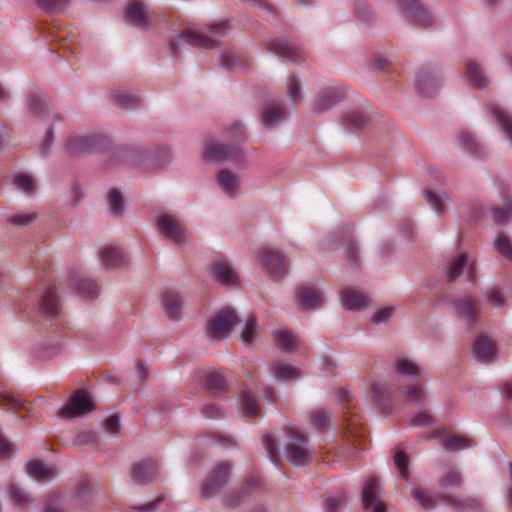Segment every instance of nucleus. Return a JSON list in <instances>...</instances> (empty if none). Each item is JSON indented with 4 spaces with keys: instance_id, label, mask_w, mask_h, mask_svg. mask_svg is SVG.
I'll list each match as a JSON object with an SVG mask.
<instances>
[{
    "instance_id": "5701e85b",
    "label": "nucleus",
    "mask_w": 512,
    "mask_h": 512,
    "mask_svg": "<svg viewBox=\"0 0 512 512\" xmlns=\"http://www.w3.org/2000/svg\"><path fill=\"white\" fill-rule=\"evenodd\" d=\"M40 311L47 317H56L59 313V304L55 288L50 286L43 292L40 301Z\"/></svg>"
},
{
    "instance_id": "c03bdc74",
    "label": "nucleus",
    "mask_w": 512,
    "mask_h": 512,
    "mask_svg": "<svg viewBox=\"0 0 512 512\" xmlns=\"http://www.w3.org/2000/svg\"><path fill=\"white\" fill-rule=\"evenodd\" d=\"M25 399L15 393L1 392L0 393V406H10L14 409H26Z\"/></svg>"
},
{
    "instance_id": "393cba45",
    "label": "nucleus",
    "mask_w": 512,
    "mask_h": 512,
    "mask_svg": "<svg viewBox=\"0 0 512 512\" xmlns=\"http://www.w3.org/2000/svg\"><path fill=\"white\" fill-rule=\"evenodd\" d=\"M343 93L337 88H328L321 92L318 97L315 109L318 112H324L343 99Z\"/></svg>"
},
{
    "instance_id": "8fccbe9b",
    "label": "nucleus",
    "mask_w": 512,
    "mask_h": 512,
    "mask_svg": "<svg viewBox=\"0 0 512 512\" xmlns=\"http://www.w3.org/2000/svg\"><path fill=\"white\" fill-rule=\"evenodd\" d=\"M495 250L505 258L512 257V246L507 236L500 234L494 240Z\"/></svg>"
},
{
    "instance_id": "c756f323",
    "label": "nucleus",
    "mask_w": 512,
    "mask_h": 512,
    "mask_svg": "<svg viewBox=\"0 0 512 512\" xmlns=\"http://www.w3.org/2000/svg\"><path fill=\"white\" fill-rule=\"evenodd\" d=\"M394 370L400 376L405 377H420L422 375V369L417 366L414 362L399 357L394 361Z\"/></svg>"
},
{
    "instance_id": "13d9d810",
    "label": "nucleus",
    "mask_w": 512,
    "mask_h": 512,
    "mask_svg": "<svg viewBox=\"0 0 512 512\" xmlns=\"http://www.w3.org/2000/svg\"><path fill=\"white\" fill-rule=\"evenodd\" d=\"M10 498L16 505H23L27 502L25 492L18 486L12 485L10 487Z\"/></svg>"
},
{
    "instance_id": "ea45409f",
    "label": "nucleus",
    "mask_w": 512,
    "mask_h": 512,
    "mask_svg": "<svg viewBox=\"0 0 512 512\" xmlns=\"http://www.w3.org/2000/svg\"><path fill=\"white\" fill-rule=\"evenodd\" d=\"M113 100L122 109H132L140 104V98L137 95L127 92L116 93Z\"/></svg>"
},
{
    "instance_id": "b1692460",
    "label": "nucleus",
    "mask_w": 512,
    "mask_h": 512,
    "mask_svg": "<svg viewBox=\"0 0 512 512\" xmlns=\"http://www.w3.org/2000/svg\"><path fill=\"white\" fill-rule=\"evenodd\" d=\"M274 341L283 352L288 354L296 353L300 347L298 338L287 330L276 331Z\"/></svg>"
},
{
    "instance_id": "052dcab7",
    "label": "nucleus",
    "mask_w": 512,
    "mask_h": 512,
    "mask_svg": "<svg viewBox=\"0 0 512 512\" xmlns=\"http://www.w3.org/2000/svg\"><path fill=\"white\" fill-rule=\"evenodd\" d=\"M410 423L413 426H426L432 423V418L427 413L420 412L410 417Z\"/></svg>"
},
{
    "instance_id": "69168bd1",
    "label": "nucleus",
    "mask_w": 512,
    "mask_h": 512,
    "mask_svg": "<svg viewBox=\"0 0 512 512\" xmlns=\"http://www.w3.org/2000/svg\"><path fill=\"white\" fill-rule=\"evenodd\" d=\"M392 313L393 309L391 308L381 309L373 315L372 322L376 324L384 322L391 317Z\"/></svg>"
},
{
    "instance_id": "a211bd4d",
    "label": "nucleus",
    "mask_w": 512,
    "mask_h": 512,
    "mask_svg": "<svg viewBox=\"0 0 512 512\" xmlns=\"http://www.w3.org/2000/svg\"><path fill=\"white\" fill-rule=\"evenodd\" d=\"M398 4L409 12L410 17L415 23L428 27L431 25L432 20L430 16L425 12L418 0H397Z\"/></svg>"
},
{
    "instance_id": "39448f33",
    "label": "nucleus",
    "mask_w": 512,
    "mask_h": 512,
    "mask_svg": "<svg viewBox=\"0 0 512 512\" xmlns=\"http://www.w3.org/2000/svg\"><path fill=\"white\" fill-rule=\"evenodd\" d=\"M238 317L231 308H223L209 322L207 333L215 340L229 335L237 323Z\"/></svg>"
},
{
    "instance_id": "864d4df0",
    "label": "nucleus",
    "mask_w": 512,
    "mask_h": 512,
    "mask_svg": "<svg viewBox=\"0 0 512 512\" xmlns=\"http://www.w3.org/2000/svg\"><path fill=\"white\" fill-rule=\"evenodd\" d=\"M424 196H425V200L426 202L438 213V214H443L444 211H445V207L443 205V202H442V198L433 193L432 191L430 190H426L424 192Z\"/></svg>"
},
{
    "instance_id": "412c9836",
    "label": "nucleus",
    "mask_w": 512,
    "mask_h": 512,
    "mask_svg": "<svg viewBox=\"0 0 512 512\" xmlns=\"http://www.w3.org/2000/svg\"><path fill=\"white\" fill-rule=\"evenodd\" d=\"M472 351L475 357L481 362H489L495 356L493 342L483 335L476 338Z\"/></svg>"
},
{
    "instance_id": "a18cd8bd",
    "label": "nucleus",
    "mask_w": 512,
    "mask_h": 512,
    "mask_svg": "<svg viewBox=\"0 0 512 512\" xmlns=\"http://www.w3.org/2000/svg\"><path fill=\"white\" fill-rule=\"evenodd\" d=\"M310 422L312 426L318 431H323L330 422V416L324 409H317L310 415Z\"/></svg>"
},
{
    "instance_id": "4d7b16f0",
    "label": "nucleus",
    "mask_w": 512,
    "mask_h": 512,
    "mask_svg": "<svg viewBox=\"0 0 512 512\" xmlns=\"http://www.w3.org/2000/svg\"><path fill=\"white\" fill-rule=\"evenodd\" d=\"M202 413L208 419H218L224 416V411L216 404L205 405Z\"/></svg>"
},
{
    "instance_id": "3c124183",
    "label": "nucleus",
    "mask_w": 512,
    "mask_h": 512,
    "mask_svg": "<svg viewBox=\"0 0 512 512\" xmlns=\"http://www.w3.org/2000/svg\"><path fill=\"white\" fill-rule=\"evenodd\" d=\"M14 183L19 190L27 194L32 193L36 188L33 179L24 174L17 175L14 179Z\"/></svg>"
},
{
    "instance_id": "774afa93",
    "label": "nucleus",
    "mask_w": 512,
    "mask_h": 512,
    "mask_svg": "<svg viewBox=\"0 0 512 512\" xmlns=\"http://www.w3.org/2000/svg\"><path fill=\"white\" fill-rule=\"evenodd\" d=\"M116 155L120 161L135 164V161L133 159L134 154L131 151L120 149L117 151Z\"/></svg>"
},
{
    "instance_id": "a878e982",
    "label": "nucleus",
    "mask_w": 512,
    "mask_h": 512,
    "mask_svg": "<svg viewBox=\"0 0 512 512\" xmlns=\"http://www.w3.org/2000/svg\"><path fill=\"white\" fill-rule=\"evenodd\" d=\"M26 471L29 476L37 481H49L55 476L54 469L40 460L31 461L27 465Z\"/></svg>"
},
{
    "instance_id": "1a4fd4ad",
    "label": "nucleus",
    "mask_w": 512,
    "mask_h": 512,
    "mask_svg": "<svg viewBox=\"0 0 512 512\" xmlns=\"http://www.w3.org/2000/svg\"><path fill=\"white\" fill-rule=\"evenodd\" d=\"M242 158V152L239 147L234 145H222L219 143H210L204 150V159L206 161L237 162Z\"/></svg>"
},
{
    "instance_id": "cd10ccee",
    "label": "nucleus",
    "mask_w": 512,
    "mask_h": 512,
    "mask_svg": "<svg viewBox=\"0 0 512 512\" xmlns=\"http://www.w3.org/2000/svg\"><path fill=\"white\" fill-rule=\"evenodd\" d=\"M490 111L496 118L506 137L512 143V115L506 109L498 105L491 106Z\"/></svg>"
},
{
    "instance_id": "a19ab883",
    "label": "nucleus",
    "mask_w": 512,
    "mask_h": 512,
    "mask_svg": "<svg viewBox=\"0 0 512 512\" xmlns=\"http://www.w3.org/2000/svg\"><path fill=\"white\" fill-rule=\"evenodd\" d=\"M473 446V441L463 436H450L443 442V448L450 451H460Z\"/></svg>"
},
{
    "instance_id": "f8f14e48",
    "label": "nucleus",
    "mask_w": 512,
    "mask_h": 512,
    "mask_svg": "<svg viewBox=\"0 0 512 512\" xmlns=\"http://www.w3.org/2000/svg\"><path fill=\"white\" fill-rule=\"evenodd\" d=\"M453 307L456 314L468 323L473 322L481 312L477 299L468 295L457 298L453 302Z\"/></svg>"
},
{
    "instance_id": "338daca9",
    "label": "nucleus",
    "mask_w": 512,
    "mask_h": 512,
    "mask_svg": "<svg viewBox=\"0 0 512 512\" xmlns=\"http://www.w3.org/2000/svg\"><path fill=\"white\" fill-rule=\"evenodd\" d=\"M341 501L338 497H329L326 500L327 512H337L340 507Z\"/></svg>"
},
{
    "instance_id": "680f3d73",
    "label": "nucleus",
    "mask_w": 512,
    "mask_h": 512,
    "mask_svg": "<svg viewBox=\"0 0 512 512\" xmlns=\"http://www.w3.org/2000/svg\"><path fill=\"white\" fill-rule=\"evenodd\" d=\"M461 144L467 148L471 153L477 152V143L469 133H462L459 137Z\"/></svg>"
},
{
    "instance_id": "49530a36",
    "label": "nucleus",
    "mask_w": 512,
    "mask_h": 512,
    "mask_svg": "<svg viewBox=\"0 0 512 512\" xmlns=\"http://www.w3.org/2000/svg\"><path fill=\"white\" fill-rule=\"evenodd\" d=\"M286 86L288 96L293 102H297L302 99V86L298 77L294 75L289 76L286 81Z\"/></svg>"
},
{
    "instance_id": "dca6fc26",
    "label": "nucleus",
    "mask_w": 512,
    "mask_h": 512,
    "mask_svg": "<svg viewBox=\"0 0 512 512\" xmlns=\"http://www.w3.org/2000/svg\"><path fill=\"white\" fill-rule=\"evenodd\" d=\"M211 274L213 279L222 285L230 286L236 284L237 273L224 260H218L211 266Z\"/></svg>"
},
{
    "instance_id": "473e14b6",
    "label": "nucleus",
    "mask_w": 512,
    "mask_h": 512,
    "mask_svg": "<svg viewBox=\"0 0 512 512\" xmlns=\"http://www.w3.org/2000/svg\"><path fill=\"white\" fill-rule=\"evenodd\" d=\"M462 483L463 477L461 472L456 468H448L439 479L438 486L441 490H447L450 488H460Z\"/></svg>"
},
{
    "instance_id": "7c9ffc66",
    "label": "nucleus",
    "mask_w": 512,
    "mask_h": 512,
    "mask_svg": "<svg viewBox=\"0 0 512 512\" xmlns=\"http://www.w3.org/2000/svg\"><path fill=\"white\" fill-rule=\"evenodd\" d=\"M220 188L228 195H234L239 187L238 177L229 170H221L217 175Z\"/></svg>"
},
{
    "instance_id": "2eb2a0df",
    "label": "nucleus",
    "mask_w": 512,
    "mask_h": 512,
    "mask_svg": "<svg viewBox=\"0 0 512 512\" xmlns=\"http://www.w3.org/2000/svg\"><path fill=\"white\" fill-rule=\"evenodd\" d=\"M466 77L469 85L474 89H485L489 85V79L482 66L474 60L466 61Z\"/></svg>"
},
{
    "instance_id": "603ef678",
    "label": "nucleus",
    "mask_w": 512,
    "mask_h": 512,
    "mask_svg": "<svg viewBox=\"0 0 512 512\" xmlns=\"http://www.w3.org/2000/svg\"><path fill=\"white\" fill-rule=\"evenodd\" d=\"M262 442H263L266 452L269 455V458L273 462H276L279 458V453H278V446H277V443L274 440V438L269 434H265L262 437Z\"/></svg>"
},
{
    "instance_id": "0e129e2a",
    "label": "nucleus",
    "mask_w": 512,
    "mask_h": 512,
    "mask_svg": "<svg viewBox=\"0 0 512 512\" xmlns=\"http://www.w3.org/2000/svg\"><path fill=\"white\" fill-rule=\"evenodd\" d=\"M105 428L112 434H117L120 430V419L118 416L112 415L105 421Z\"/></svg>"
},
{
    "instance_id": "72a5a7b5",
    "label": "nucleus",
    "mask_w": 512,
    "mask_h": 512,
    "mask_svg": "<svg viewBox=\"0 0 512 512\" xmlns=\"http://www.w3.org/2000/svg\"><path fill=\"white\" fill-rule=\"evenodd\" d=\"M99 136H81L72 138L69 144L71 151L82 153L89 152L100 142Z\"/></svg>"
},
{
    "instance_id": "9b49d317",
    "label": "nucleus",
    "mask_w": 512,
    "mask_h": 512,
    "mask_svg": "<svg viewBox=\"0 0 512 512\" xmlns=\"http://www.w3.org/2000/svg\"><path fill=\"white\" fill-rule=\"evenodd\" d=\"M466 270L468 281H474L475 264L468 260L465 253H460L452 258L446 270V279L448 282H454Z\"/></svg>"
},
{
    "instance_id": "f257e3e1",
    "label": "nucleus",
    "mask_w": 512,
    "mask_h": 512,
    "mask_svg": "<svg viewBox=\"0 0 512 512\" xmlns=\"http://www.w3.org/2000/svg\"><path fill=\"white\" fill-rule=\"evenodd\" d=\"M411 497L425 510L430 511L436 508L437 500L447 504L458 512L478 511L482 505L476 498L470 496H458L453 494L433 496L422 488H414L411 491Z\"/></svg>"
},
{
    "instance_id": "9d476101",
    "label": "nucleus",
    "mask_w": 512,
    "mask_h": 512,
    "mask_svg": "<svg viewBox=\"0 0 512 512\" xmlns=\"http://www.w3.org/2000/svg\"><path fill=\"white\" fill-rule=\"evenodd\" d=\"M158 228L168 240L177 245H182L188 238L187 230L171 215H162L158 219Z\"/></svg>"
},
{
    "instance_id": "c9c22d12",
    "label": "nucleus",
    "mask_w": 512,
    "mask_h": 512,
    "mask_svg": "<svg viewBox=\"0 0 512 512\" xmlns=\"http://www.w3.org/2000/svg\"><path fill=\"white\" fill-rule=\"evenodd\" d=\"M271 371L275 378L284 381L294 380L298 378L300 375L299 371L296 368L281 361L273 363Z\"/></svg>"
},
{
    "instance_id": "58836bf2",
    "label": "nucleus",
    "mask_w": 512,
    "mask_h": 512,
    "mask_svg": "<svg viewBox=\"0 0 512 512\" xmlns=\"http://www.w3.org/2000/svg\"><path fill=\"white\" fill-rule=\"evenodd\" d=\"M73 286L74 288L81 293L83 296L94 298L99 293L98 285L91 280L87 279H79V280H73Z\"/></svg>"
},
{
    "instance_id": "4c0bfd02",
    "label": "nucleus",
    "mask_w": 512,
    "mask_h": 512,
    "mask_svg": "<svg viewBox=\"0 0 512 512\" xmlns=\"http://www.w3.org/2000/svg\"><path fill=\"white\" fill-rule=\"evenodd\" d=\"M202 386L210 392L222 391L225 387V380L219 372H211L202 381Z\"/></svg>"
},
{
    "instance_id": "4be33fe9",
    "label": "nucleus",
    "mask_w": 512,
    "mask_h": 512,
    "mask_svg": "<svg viewBox=\"0 0 512 512\" xmlns=\"http://www.w3.org/2000/svg\"><path fill=\"white\" fill-rule=\"evenodd\" d=\"M162 304L168 318L172 320L179 319L182 301L178 293L172 290L165 291L162 297Z\"/></svg>"
},
{
    "instance_id": "5fc2aeb1",
    "label": "nucleus",
    "mask_w": 512,
    "mask_h": 512,
    "mask_svg": "<svg viewBox=\"0 0 512 512\" xmlns=\"http://www.w3.org/2000/svg\"><path fill=\"white\" fill-rule=\"evenodd\" d=\"M482 295L488 303H491L495 307H500L504 303L501 291L495 287L487 289Z\"/></svg>"
},
{
    "instance_id": "4468645a",
    "label": "nucleus",
    "mask_w": 512,
    "mask_h": 512,
    "mask_svg": "<svg viewBox=\"0 0 512 512\" xmlns=\"http://www.w3.org/2000/svg\"><path fill=\"white\" fill-rule=\"evenodd\" d=\"M286 117L284 105L278 102H269L264 105L261 121L266 128H273Z\"/></svg>"
},
{
    "instance_id": "de8ad7c7",
    "label": "nucleus",
    "mask_w": 512,
    "mask_h": 512,
    "mask_svg": "<svg viewBox=\"0 0 512 512\" xmlns=\"http://www.w3.org/2000/svg\"><path fill=\"white\" fill-rule=\"evenodd\" d=\"M68 5V0H37V6L46 13L63 11Z\"/></svg>"
},
{
    "instance_id": "bb28decb",
    "label": "nucleus",
    "mask_w": 512,
    "mask_h": 512,
    "mask_svg": "<svg viewBox=\"0 0 512 512\" xmlns=\"http://www.w3.org/2000/svg\"><path fill=\"white\" fill-rule=\"evenodd\" d=\"M127 20L137 26L145 27L147 25V11L142 2L133 1L126 9Z\"/></svg>"
},
{
    "instance_id": "7ed1b4c3",
    "label": "nucleus",
    "mask_w": 512,
    "mask_h": 512,
    "mask_svg": "<svg viewBox=\"0 0 512 512\" xmlns=\"http://www.w3.org/2000/svg\"><path fill=\"white\" fill-rule=\"evenodd\" d=\"M255 257L262 270L274 281L288 274V261L280 250L268 245L262 246Z\"/></svg>"
},
{
    "instance_id": "aec40b11",
    "label": "nucleus",
    "mask_w": 512,
    "mask_h": 512,
    "mask_svg": "<svg viewBox=\"0 0 512 512\" xmlns=\"http://www.w3.org/2000/svg\"><path fill=\"white\" fill-rule=\"evenodd\" d=\"M341 300L343 306L348 310H360L369 304V298L357 289L344 290Z\"/></svg>"
},
{
    "instance_id": "423d86ee",
    "label": "nucleus",
    "mask_w": 512,
    "mask_h": 512,
    "mask_svg": "<svg viewBox=\"0 0 512 512\" xmlns=\"http://www.w3.org/2000/svg\"><path fill=\"white\" fill-rule=\"evenodd\" d=\"M232 465L228 462L217 464L204 482L201 495L210 498L218 494L227 484Z\"/></svg>"
},
{
    "instance_id": "e433bc0d",
    "label": "nucleus",
    "mask_w": 512,
    "mask_h": 512,
    "mask_svg": "<svg viewBox=\"0 0 512 512\" xmlns=\"http://www.w3.org/2000/svg\"><path fill=\"white\" fill-rule=\"evenodd\" d=\"M256 337H257V320H256L255 316L250 315L247 318L245 325L241 330L240 338L243 343L250 345L256 339Z\"/></svg>"
},
{
    "instance_id": "bf43d9fd",
    "label": "nucleus",
    "mask_w": 512,
    "mask_h": 512,
    "mask_svg": "<svg viewBox=\"0 0 512 512\" xmlns=\"http://www.w3.org/2000/svg\"><path fill=\"white\" fill-rule=\"evenodd\" d=\"M510 216L511 215H510L507 207L505 209L494 208L492 210V218H493L494 223L497 225H502V224L506 223L510 219Z\"/></svg>"
},
{
    "instance_id": "6e6d98bb",
    "label": "nucleus",
    "mask_w": 512,
    "mask_h": 512,
    "mask_svg": "<svg viewBox=\"0 0 512 512\" xmlns=\"http://www.w3.org/2000/svg\"><path fill=\"white\" fill-rule=\"evenodd\" d=\"M36 218L34 213L16 214L10 217L9 221L15 226H25L33 222Z\"/></svg>"
},
{
    "instance_id": "2f4dec72",
    "label": "nucleus",
    "mask_w": 512,
    "mask_h": 512,
    "mask_svg": "<svg viewBox=\"0 0 512 512\" xmlns=\"http://www.w3.org/2000/svg\"><path fill=\"white\" fill-rule=\"evenodd\" d=\"M438 88L436 80L425 71L417 76L416 89L422 97H431L433 92Z\"/></svg>"
},
{
    "instance_id": "37998d69",
    "label": "nucleus",
    "mask_w": 512,
    "mask_h": 512,
    "mask_svg": "<svg viewBox=\"0 0 512 512\" xmlns=\"http://www.w3.org/2000/svg\"><path fill=\"white\" fill-rule=\"evenodd\" d=\"M395 466L397 467L401 477L405 480L409 478V458L404 450L395 449L393 455Z\"/></svg>"
},
{
    "instance_id": "f3484780",
    "label": "nucleus",
    "mask_w": 512,
    "mask_h": 512,
    "mask_svg": "<svg viewBox=\"0 0 512 512\" xmlns=\"http://www.w3.org/2000/svg\"><path fill=\"white\" fill-rule=\"evenodd\" d=\"M297 299L301 309L309 310L320 307L323 303L322 295L311 287L297 289Z\"/></svg>"
},
{
    "instance_id": "6e6552de",
    "label": "nucleus",
    "mask_w": 512,
    "mask_h": 512,
    "mask_svg": "<svg viewBox=\"0 0 512 512\" xmlns=\"http://www.w3.org/2000/svg\"><path fill=\"white\" fill-rule=\"evenodd\" d=\"M381 487L375 478L368 479L362 490V506L369 512H387V507L380 498Z\"/></svg>"
},
{
    "instance_id": "ddd939ff",
    "label": "nucleus",
    "mask_w": 512,
    "mask_h": 512,
    "mask_svg": "<svg viewBox=\"0 0 512 512\" xmlns=\"http://www.w3.org/2000/svg\"><path fill=\"white\" fill-rule=\"evenodd\" d=\"M157 473V464L152 459L136 463L131 470V479L139 485L152 481Z\"/></svg>"
},
{
    "instance_id": "79ce46f5",
    "label": "nucleus",
    "mask_w": 512,
    "mask_h": 512,
    "mask_svg": "<svg viewBox=\"0 0 512 512\" xmlns=\"http://www.w3.org/2000/svg\"><path fill=\"white\" fill-rule=\"evenodd\" d=\"M240 408L244 415L248 417H256L259 413V406L250 392L242 394Z\"/></svg>"
},
{
    "instance_id": "f03ea898",
    "label": "nucleus",
    "mask_w": 512,
    "mask_h": 512,
    "mask_svg": "<svg viewBox=\"0 0 512 512\" xmlns=\"http://www.w3.org/2000/svg\"><path fill=\"white\" fill-rule=\"evenodd\" d=\"M229 25L225 22L213 24L208 28L209 36L187 29L178 35L175 42L170 43L171 50L176 51V47L182 43L189 44L196 48L212 49L218 45L213 37H225L229 33Z\"/></svg>"
},
{
    "instance_id": "09e8293b",
    "label": "nucleus",
    "mask_w": 512,
    "mask_h": 512,
    "mask_svg": "<svg viewBox=\"0 0 512 512\" xmlns=\"http://www.w3.org/2000/svg\"><path fill=\"white\" fill-rule=\"evenodd\" d=\"M124 200L122 194L116 190L112 189L109 194V206L110 210L115 215H122L124 212Z\"/></svg>"
},
{
    "instance_id": "6ab92c4d",
    "label": "nucleus",
    "mask_w": 512,
    "mask_h": 512,
    "mask_svg": "<svg viewBox=\"0 0 512 512\" xmlns=\"http://www.w3.org/2000/svg\"><path fill=\"white\" fill-rule=\"evenodd\" d=\"M100 260L106 269H116L126 264V258L120 249L107 245L100 253Z\"/></svg>"
},
{
    "instance_id": "20e7f679",
    "label": "nucleus",
    "mask_w": 512,
    "mask_h": 512,
    "mask_svg": "<svg viewBox=\"0 0 512 512\" xmlns=\"http://www.w3.org/2000/svg\"><path fill=\"white\" fill-rule=\"evenodd\" d=\"M307 444L308 439L305 435L295 429H289L285 445L286 459L296 466L308 465L312 459L313 452L308 448Z\"/></svg>"
},
{
    "instance_id": "c85d7f7f",
    "label": "nucleus",
    "mask_w": 512,
    "mask_h": 512,
    "mask_svg": "<svg viewBox=\"0 0 512 512\" xmlns=\"http://www.w3.org/2000/svg\"><path fill=\"white\" fill-rule=\"evenodd\" d=\"M271 50L275 54L288 58L293 62H299L303 59L301 50L288 42H274L272 43Z\"/></svg>"
},
{
    "instance_id": "0eeeda50",
    "label": "nucleus",
    "mask_w": 512,
    "mask_h": 512,
    "mask_svg": "<svg viewBox=\"0 0 512 512\" xmlns=\"http://www.w3.org/2000/svg\"><path fill=\"white\" fill-rule=\"evenodd\" d=\"M94 410L89 395L84 390H77L71 396L69 402L59 410L61 417L73 418L83 416Z\"/></svg>"
},
{
    "instance_id": "f704fd0d",
    "label": "nucleus",
    "mask_w": 512,
    "mask_h": 512,
    "mask_svg": "<svg viewBox=\"0 0 512 512\" xmlns=\"http://www.w3.org/2000/svg\"><path fill=\"white\" fill-rule=\"evenodd\" d=\"M404 401L408 404H418L426 399V392L422 384L406 385L402 389Z\"/></svg>"
},
{
    "instance_id": "e2e57ef3",
    "label": "nucleus",
    "mask_w": 512,
    "mask_h": 512,
    "mask_svg": "<svg viewBox=\"0 0 512 512\" xmlns=\"http://www.w3.org/2000/svg\"><path fill=\"white\" fill-rule=\"evenodd\" d=\"M347 121L355 128L360 129L365 127L366 119L358 112H354L348 115Z\"/></svg>"
}]
</instances>
